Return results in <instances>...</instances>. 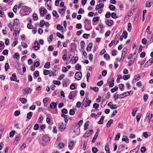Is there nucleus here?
<instances>
[{
    "label": "nucleus",
    "instance_id": "1",
    "mask_svg": "<svg viewBox=\"0 0 153 153\" xmlns=\"http://www.w3.org/2000/svg\"><path fill=\"white\" fill-rule=\"evenodd\" d=\"M91 100H88V96H85L82 102V105L81 108L82 109L88 106L91 102Z\"/></svg>",
    "mask_w": 153,
    "mask_h": 153
},
{
    "label": "nucleus",
    "instance_id": "2",
    "mask_svg": "<svg viewBox=\"0 0 153 153\" xmlns=\"http://www.w3.org/2000/svg\"><path fill=\"white\" fill-rule=\"evenodd\" d=\"M83 123V121L81 120L79 121L78 123L75 124L73 126L74 127V129L73 130V132L74 133H76L79 132V130L80 126Z\"/></svg>",
    "mask_w": 153,
    "mask_h": 153
},
{
    "label": "nucleus",
    "instance_id": "3",
    "mask_svg": "<svg viewBox=\"0 0 153 153\" xmlns=\"http://www.w3.org/2000/svg\"><path fill=\"white\" fill-rule=\"evenodd\" d=\"M133 93V91L132 90H131L129 91L125 92L123 94L119 95V98H123L126 96L130 95L131 94H132Z\"/></svg>",
    "mask_w": 153,
    "mask_h": 153
},
{
    "label": "nucleus",
    "instance_id": "4",
    "mask_svg": "<svg viewBox=\"0 0 153 153\" xmlns=\"http://www.w3.org/2000/svg\"><path fill=\"white\" fill-rule=\"evenodd\" d=\"M42 145L44 146L45 145V143H48L50 140V138L47 135H44L42 137Z\"/></svg>",
    "mask_w": 153,
    "mask_h": 153
},
{
    "label": "nucleus",
    "instance_id": "5",
    "mask_svg": "<svg viewBox=\"0 0 153 153\" xmlns=\"http://www.w3.org/2000/svg\"><path fill=\"white\" fill-rule=\"evenodd\" d=\"M22 9L25 13L26 14H29L31 10H30V7L27 6H22Z\"/></svg>",
    "mask_w": 153,
    "mask_h": 153
},
{
    "label": "nucleus",
    "instance_id": "6",
    "mask_svg": "<svg viewBox=\"0 0 153 153\" xmlns=\"http://www.w3.org/2000/svg\"><path fill=\"white\" fill-rule=\"evenodd\" d=\"M32 91V89L30 88H26L23 90V94L25 95L28 94H30Z\"/></svg>",
    "mask_w": 153,
    "mask_h": 153
},
{
    "label": "nucleus",
    "instance_id": "7",
    "mask_svg": "<svg viewBox=\"0 0 153 153\" xmlns=\"http://www.w3.org/2000/svg\"><path fill=\"white\" fill-rule=\"evenodd\" d=\"M82 74L81 72H77L76 73L75 75V77L76 79L79 80L81 78Z\"/></svg>",
    "mask_w": 153,
    "mask_h": 153
},
{
    "label": "nucleus",
    "instance_id": "8",
    "mask_svg": "<svg viewBox=\"0 0 153 153\" xmlns=\"http://www.w3.org/2000/svg\"><path fill=\"white\" fill-rule=\"evenodd\" d=\"M66 125H64L63 123H61L59 124V130L61 131L62 130L65 129L66 128Z\"/></svg>",
    "mask_w": 153,
    "mask_h": 153
},
{
    "label": "nucleus",
    "instance_id": "9",
    "mask_svg": "<svg viewBox=\"0 0 153 153\" xmlns=\"http://www.w3.org/2000/svg\"><path fill=\"white\" fill-rule=\"evenodd\" d=\"M10 79L11 81H15L17 82H19V80L17 79L15 73L12 74V77L10 78Z\"/></svg>",
    "mask_w": 153,
    "mask_h": 153
},
{
    "label": "nucleus",
    "instance_id": "10",
    "mask_svg": "<svg viewBox=\"0 0 153 153\" xmlns=\"http://www.w3.org/2000/svg\"><path fill=\"white\" fill-rule=\"evenodd\" d=\"M19 20L17 19H15L13 21V27H15V26H17V27L19 26Z\"/></svg>",
    "mask_w": 153,
    "mask_h": 153
},
{
    "label": "nucleus",
    "instance_id": "11",
    "mask_svg": "<svg viewBox=\"0 0 153 153\" xmlns=\"http://www.w3.org/2000/svg\"><path fill=\"white\" fill-rule=\"evenodd\" d=\"M77 92V91L75 90L74 91L71 92L68 96L69 99L70 100L73 99L75 97L74 94V93H76Z\"/></svg>",
    "mask_w": 153,
    "mask_h": 153
},
{
    "label": "nucleus",
    "instance_id": "12",
    "mask_svg": "<svg viewBox=\"0 0 153 153\" xmlns=\"http://www.w3.org/2000/svg\"><path fill=\"white\" fill-rule=\"evenodd\" d=\"M134 12V8H133L132 7L130 9L129 11L127 13V16H129V17H130V16L133 15Z\"/></svg>",
    "mask_w": 153,
    "mask_h": 153
},
{
    "label": "nucleus",
    "instance_id": "13",
    "mask_svg": "<svg viewBox=\"0 0 153 153\" xmlns=\"http://www.w3.org/2000/svg\"><path fill=\"white\" fill-rule=\"evenodd\" d=\"M153 4L152 0H148L146 3L145 6L146 7H150Z\"/></svg>",
    "mask_w": 153,
    "mask_h": 153
},
{
    "label": "nucleus",
    "instance_id": "14",
    "mask_svg": "<svg viewBox=\"0 0 153 153\" xmlns=\"http://www.w3.org/2000/svg\"><path fill=\"white\" fill-rule=\"evenodd\" d=\"M114 78H112L111 79V82L110 81H107V83L109 84V87L110 88H111L113 87L114 85Z\"/></svg>",
    "mask_w": 153,
    "mask_h": 153
},
{
    "label": "nucleus",
    "instance_id": "15",
    "mask_svg": "<svg viewBox=\"0 0 153 153\" xmlns=\"http://www.w3.org/2000/svg\"><path fill=\"white\" fill-rule=\"evenodd\" d=\"M5 16L4 10L3 7L0 6V16L1 17H4Z\"/></svg>",
    "mask_w": 153,
    "mask_h": 153
},
{
    "label": "nucleus",
    "instance_id": "16",
    "mask_svg": "<svg viewBox=\"0 0 153 153\" xmlns=\"http://www.w3.org/2000/svg\"><path fill=\"white\" fill-rule=\"evenodd\" d=\"M61 116L62 117H63L64 118V120L65 122L67 123L68 122V117L65 114H62L61 115Z\"/></svg>",
    "mask_w": 153,
    "mask_h": 153
},
{
    "label": "nucleus",
    "instance_id": "17",
    "mask_svg": "<svg viewBox=\"0 0 153 153\" xmlns=\"http://www.w3.org/2000/svg\"><path fill=\"white\" fill-rule=\"evenodd\" d=\"M47 10L45 8L43 7L40 9V13L41 15H44V14H45Z\"/></svg>",
    "mask_w": 153,
    "mask_h": 153
},
{
    "label": "nucleus",
    "instance_id": "18",
    "mask_svg": "<svg viewBox=\"0 0 153 153\" xmlns=\"http://www.w3.org/2000/svg\"><path fill=\"white\" fill-rule=\"evenodd\" d=\"M93 44L92 43H89L86 48V51H91L92 47Z\"/></svg>",
    "mask_w": 153,
    "mask_h": 153
},
{
    "label": "nucleus",
    "instance_id": "19",
    "mask_svg": "<svg viewBox=\"0 0 153 153\" xmlns=\"http://www.w3.org/2000/svg\"><path fill=\"white\" fill-rule=\"evenodd\" d=\"M104 4H98L96 6V7L95 8L96 10H99L100 9H101L102 8L104 7Z\"/></svg>",
    "mask_w": 153,
    "mask_h": 153
},
{
    "label": "nucleus",
    "instance_id": "20",
    "mask_svg": "<svg viewBox=\"0 0 153 153\" xmlns=\"http://www.w3.org/2000/svg\"><path fill=\"white\" fill-rule=\"evenodd\" d=\"M84 23H85V26H88L91 25V21L87 19H85Z\"/></svg>",
    "mask_w": 153,
    "mask_h": 153
},
{
    "label": "nucleus",
    "instance_id": "21",
    "mask_svg": "<svg viewBox=\"0 0 153 153\" xmlns=\"http://www.w3.org/2000/svg\"><path fill=\"white\" fill-rule=\"evenodd\" d=\"M58 102H57L56 103L52 102L50 105V107L52 109L55 108L57 106V103Z\"/></svg>",
    "mask_w": 153,
    "mask_h": 153
},
{
    "label": "nucleus",
    "instance_id": "22",
    "mask_svg": "<svg viewBox=\"0 0 153 153\" xmlns=\"http://www.w3.org/2000/svg\"><path fill=\"white\" fill-rule=\"evenodd\" d=\"M113 21L111 20H109L106 22V25L109 27L112 26L113 24Z\"/></svg>",
    "mask_w": 153,
    "mask_h": 153
},
{
    "label": "nucleus",
    "instance_id": "23",
    "mask_svg": "<svg viewBox=\"0 0 153 153\" xmlns=\"http://www.w3.org/2000/svg\"><path fill=\"white\" fill-rule=\"evenodd\" d=\"M4 48V43L2 41H0V51H1Z\"/></svg>",
    "mask_w": 153,
    "mask_h": 153
},
{
    "label": "nucleus",
    "instance_id": "24",
    "mask_svg": "<svg viewBox=\"0 0 153 153\" xmlns=\"http://www.w3.org/2000/svg\"><path fill=\"white\" fill-rule=\"evenodd\" d=\"M98 133L97 132H96L95 133V135L93 137V139L92 141V143H94L96 139H97L98 136Z\"/></svg>",
    "mask_w": 153,
    "mask_h": 153
},
{
    "label": "nucleus",
    "instance_id": "25",
    "mask_svg": "<svg viewBox=\"0 0 153 153\" xmlns=\"http://www.w3.org/2000/svg\"><path fill=\"white\" fill-rule=\"evenodd\" d=\"M91 135V134H90L89 131L87 130L85 133L83 135V137H88L90 136Z\"/></svg>",
    "mask_w": 153,
    "mask_h": 153
},
{
    "label": "nucleus",
    "instance_id": "26",
    "mask_svg": "<svg viewBox=\"0 0 153 153\" xmlns=\"http://www.w3.org/2000/svg\"><path fill=\"white\" fill-rule=\"evenodd\" d=\"M19 100L21 101V102L24 104H25L27 102L26 99L24 98H20L19 99Z\"/></svg>",
    "mask_w": 153,
    "mask_h": 153
},
{
    "label": "nucleus",
    "instance_id": "27",
    "mask_svg": "<svg viewBox=\"0 0 153 153\" xmlns=\"http://www.w3.org/2000/svg\"><path fill=\"white\" fill-rule=\"evenodd\" d=\"M113 120L112 119H110L109 120L106 125V126L107 127H108L110 126L111 124L113 123Z\"/></svg>",
    "mask_w": 153,
    "mask_h": 153
},
{
    "label": "nucleus",
    "instance_id": "28",
    "mask_svg": "<svg viewBox=\"0 0 153 153\" xmlns=\"http://www.w3.org/2000/svg\"><path fill=\"white\" fill-rule=\"evenodd\" d=\"M14 31L15 32L13 33V35L15 37H16L17 36L16 33H18V34L19 33V32L20 31V28L19 27L16 30H15Z\"/></svg>",
    "mask_w": 153,
    "mask_h": 153
},
{
    "label": "nucleus",
    "instance_id": "29",
    "mask_svg": "<svg viewBox=\"0 0 153 153\" xmlns=\"http://www.w3.org/2000/svg\"><path fill=\"white\" fill-rule=\"evenodd\" d=\"M122 140L123 141H125L126 143H129L128 139L126 136H123L122 139Z\"/></svg>",
    "mask_w": 153,
    "mask_h": 153
},
{
    "label": "nucleus",
    "instance_id": "30",
    "mask_svg": "<svg viewBox=\"0 0 153 153\" xmlns=\"http://www.w3.org/2000/svg\"><path fill=\"white\" fill-rule=\"evenodd\" d=\"M130 75L128 74L127 75H124L123 77V79L124 80H127L130 77Z\"/></svg>",
    "mask_w": 153,
    "mask_h": 153
},
{
    "label": "nucleus",
    "instance_id": "31",
    "mask_svg": "<svg viewBox=\"0 0 153 153\" xmlns=\"http://www.w3.org/2000/svg\"><path fill=\"white\" fill-rule=\"evenodd\" d=\"M75 68L77 71H80L81 69V66L79 64H77L75 66Z\"/></svg>",
    "mask_w": 153,
    "mask_h": 153
},
{
    "label": "nucleus",
    "instance_id": "32",
    "mask_svg": "<svg viewBox=\"0 0 153 153\" xmlns=\"http://www.w3.org/2000/svg\"><path fill=\"white\" fill-rule=\"evenodd\" d=\"M150 135V133L147 132H143V136L146 138H147Z\"/></svg>",
    "mask_w": 153,
    "mask_h": 153
},
{
    "label": "nucleus",
    "instance_id": "33",
    "mask_svg": "<svg viewBox=\"0 0 153 153\" xmlns=\"http://www.w3.org/2000/svg\"><path fill=\"white\" fill-rule=\"evenodd\" d=\"M104 117L103 116H102L100 120L98 121L97 123L99 124H102L103 123V121L104 120Z\"/></svg>",
    "mask_w": 153,
    "mask_h": 153
},
{
    "label": "nucleus",
    "instance_id": "34",
    "mask_svg": "<svg viewBox=\"0 0 153 153\" xmlns=\"http://www.w3.org/2000/svg\"><path fill=\"white\" fill-rule=\"evenodd\" d=\"M52 14L53 16L55 17L56 18H58L59 17V15L57 13V12L55 10H53L52 12Z\"/></svg>",
    "mask_w": 153,
    "mask_h": 153
},
{
    "label": "nucleus",
    "instance_id": "35",
    "mask_svg": "<svg viewBox=\"0 0 153 153\" xmlns=\"http://www.w3.org/2000/svg\"><path fill=\"white\" fill-rule=\"evenodd\" d=\"M50 62H47L45 65L44 67L45 68H50Z\"/></svg>",
    "mask_w": 153,
    "mask_h": 153
},
{
    "label": "nucleus",
    "instance_id": "36",
    "mask_svg": "<svg viewBox=\"0 0 153 153\" xmlns=\"http://www.w3.org/2000/svg\"><path fill=\"white\" fill-rule=\"evenodd\" d=\"M113 98L114 99V100L116 101L118 98H119V95L116 93L113 96Z\"/></svg>",
    "mask_w": 153,
    "mask_h": 153
},
{
    "label": "nucleus",
    "instance_id": "37",
    "mask_svg": "<svg viewBox=\"0 0 153 153\" xmlns=\"http://www.w3.org/2000/svg\"><path fill=\"white\" fill-rule=\"evenodd\" d=\"M89 125V121H86L84 125V129L85 130H87L88 128V127Z\"/></svg>",
    "mask_w": 153,
    "mask_h": 153
},
{
    "label": "nucleus",
    "instance_id": "38",
    "mask_svg": "<svg viewBox=\"0 0 153 153\" xmlns=\"http://www.w3.org/2000/svg\"><path fill=\"white\" fill-rule=\"evenodd\" d=\"M127 32L125 30L123 32V34H122V36L125 38L126 39L127 38Z\"/></svg>",
    "mask_w": 153,
    "mask_h": 153
},
{
    "label": "nucleus",
    "instance_id": "39",
    "mask_svg": "<svg viewBox=\"0 0 153 153\" xmlns=\"http://www.w3.org/2000/svg\"><path fill=\"white\" fill-rule=\"evenodd\" d=\"M57 29L58 30H63V27L60 25H58L57 26Z\"/></svg>",
    "mask_w": 153,
    "mask_h": 153
},
{
    "label": "nucleus",
    "instance_id": "40",
    "mask_svg": "<svg viewBox=\"0 0 153 153\" xmlns=\"http://www.w3.org/2000/svg\"><path fill=\"white\" fill-rule=\"evenodd\" d=\"M56 35L58 37L61 38L62 39L64 38V36L61 34V33L59 32H57L56 33Z\"/></svg>",
    "mask_w": 153,
    "mask_h": 153
},
{
    "label": "nucleus",
    "instance_id": "41",
    "mask_svg": "<svg viewBox=\"0 0 153 153\" xmlns=\"http://www.w3.org/2000/svg\"><path fill=\"white\" fill-rule=\"evenodd\" d=\"M131 30V25L130 23L128 24V29L127 30L128 32H130Z\"/></svg>",
    "mask_w": 153,
    "mask_h": 153
},
{
    "label": "nucleus",
    "instance_id": "42",
    "mask_svg": "<svg viewBox=\"0 0 153 153\" xmlns=\"http://www.w3.org/2000/svg\"><path fill=\"white\" fill-rule=\"evenodd\" d=\"M127 49L126 48H124L122 52V55H123L124 53V56H125V55L127 53Z\"/></svg>",
    "mask_w": 153,
    "mask_h": 153
},
{
    "label": "nucleus",
    "instance_id": "43",
    "mask_svg": "<svg viewBox=\"0 0 153 153\" xmlns=\"http://www.w3.org/2000/svg\"><path fill=\"white\" fill-rule=\"evenodd\" d=\"M137 108H135L132 111V114L133 116H135V114L137 111Z\"/></svg>",
    "mask_w": 153,
    "mask_h": 153
},
{
    "label": "nucleus",
    "instance_id": "44",
    "mask_svg": "<svg viewBox=\"0 0 153 153\" xmlns=\"http://www.w3.org/2000/svg\"><path fill=\"white\" fill-rule=\"evenodd\" d=\"M134 79L136 81H139L140 79V77L139 75H135Z\"/></svg>",
    "mask_w": 153,
    "mask_h": 153
},
{
    "label": "nucleus",
    "instance_id": "45",
    "mask_svg": "<svg viewBox=\"0 0 153 153\" xmlns=\"http://www.w3.org/2000/svg\"><path fill=\"white\" fill-rule=\"evenodd\" d=\"M34 76L36 77H38L39 76V72L38 71H35L33 74Z\"/></svg>",
    "mask_w": 153,
    "mask_h": 153
},
{
    "label": "nucleus",
    "instance_id": "46",
    "mask_svg": "<svg viewBox=\"0 0 153 153\" xmlns=\"http://www.w3.org/2000/svg\"><path fill=\"white\" fill-rule=\"evenodd\" d=\"M32 112H29L27 113V117L29 119H30L32 117Z\"/></svg>",
    "mask_w": 153,
    "mask_h": 153
},
{
    "label": "nucleus",
    "instance_id": "47",
    "mask_svg": "<svg viewBox=\"0 0 153 153\" xmlns=\"http://www.w3.org/2000/svg\"><path fill=\"white\" fill-rule=\"evenodd\" d=\"M114 41H115V43H116V44L115 45H117L119 42V40L118 38V36L117 34L115 36V40Z\"/></svg>",
    "mask_w": 153,
    "mask_h": 153
},
{
    "label": "nucleus",
    "instance_id": "48",
    "mask_svg": "<svg viewBox=\"0 0 153 153\" xmlns=\"http://www.w3.org/2000/svg\"><path fill=\"white\" fill-rule=\"evenodd\" d=\"M118 87L117 86H115L114 88L111 89V91L112 93H114L115 91H116L118 89Z\"/></svg>",
    "mask_w": 153,
    "mask_h": 153
},
{
    "label": "nucleus",
    "instance_id": "49",
    "mask_svg": "<svg viewBox=\"0 0 153 153\" xmlns=\"http://www.w3.org/2000/svg\"><path fill=\"white\" fill-rule=\"evenodd\" d=\"M117 107V105L116 104H111L110 107L111 109H115Z\"/></svg>",
    "mask_w": 153,
    "mask_h": 153
},
{
    "label": "nucleus",
    "instance_id": "50",
    "mask_svg": "<svg viewBox=\"0 0 153 153\" xmlns=\"http://www.w3.org/2000/svg\"><path fill=\"white\" fill-rule=\"evenodd\" d=\"M109 8L110 10L114 11L115 10V7L113 5H110L109 7Z\"/></svg>",
    "mask_w": 153,
    "mask_h": 153
},
{
    "label": "nucleus",
    "instance_id": "51",
    "mask_svg": "<svg viewBox=\"0 0 153 153\" xmlns=\"http://www.w3.org/2000/svg\"><path fill=\"white\" fill-rule=\"evenodd\" d=\"M104 57V58L107 60H109L110 59V56L108 54H105Z\"/></svg>",
    "mask_w": 153,
    "mask_h": 153
},
{
    "label": "nucleus",
    "instance_id": "52",
    "mask_svg": "<svg viewBox=\"0 0 153 153\" xmlns=\"http://www.w3.org/2000/svg\"><path fill=\"white\" fill-rule=\"evenodd\" d=\"M4 68L5 71H7L9 69V66L8 63H6L5 65Z\"/></svg>",
    "mask_w": 153,
    "mask_h": 153
},
{
    "label": "nucleus",
    "instance_id": "53",
    "mask_svg": "<svg viewBox=\"0 0 153 153\" xmlns=\"http://www.w3.org/2000/svg\"><path fill=\"white\" fill-rule=\"evenodd\" d=\"M15 133V131H12L9 134V137H12L14 134V133Z\"/></svg>",
    "mask_w": 153,
    "mask_h": 153
},
{
    "label": "nucleus",
    "instance_id": "54",
    "mask_svg": "<svg viewBox=\"0 0 153 153\" xmlns=\"http://www.w3.org/2000/svg\"><path fill=\"white\" fill-rule=\"evenodd\" d=\"M33 19L34 20H36L38 19V17L37 16V15L36 13H33Z\"/></svg>",
    "mask_w": 153,
    "mask_h": 153
},
{
    "label": "nucleus",
    "instance_id": "55",
    "mask_svg": "<svg viewBox=\"0 0 153 153\" xmlns=\"http://www.w3.org/2000/svg\"><path fill=\"white\" fill-rule=\"evenodd\" d=\"M141 114H139L138 115H137L136 117L137 121L138 122L141 118Z\"/></svg>",
    "mask_w": 153,
    "mask_h": 153
},
{
    "label": "nucleus",
    "instance_id": "56",
    "mask_svg": "<svg viewBox=\"0 0 153 153\" xmlns=\"http://www.w3.org/2000/svg\"><path fill=\"white\" fill-rule=\"evenodd\" d=\"M111 13L109 12H107V13L105 14V17L106 18H109L111 16Z\"/></svg>",
    "mask_w": 153,
    "mask_h": 153
},
{
    "label": "nucleus",
    "instance_id": "57",
    "mask_svg": "<svg viewBox=\"0 0 153 153\" xmlns=\"http://www.w3.org/2000/svg\"><path fill=\"white\" fill-rule=\"evenodd\" d=\"M90 35L88 34L84 33L83 35V37L85 39H87L90 37Z\"/></svg>",
    "mask_w": 153,
    "mask_h": 153
},
{
    "label": "nucleus",
    "instance_id": "58",
    "mask_svg": "<svg viewBox=\"0 0 153 153\" xmlns=\"http://www.w3.org/2000/svg\"><path fill=\"white\" fill-rule=\"evenodd\" d=\"M30 128V126H28L24 131V133L27 134Z\"/></svg>",
    "mask_w": 153,
    "mask_h": 153
},
{
    "label": "nucleus",
    "instance_id": "59",
    "mask_svg": "<svg viewBox=\"0 0 153 153\" xmlns=\"http://www.w3.org/2000/svg\"><path fill=\"white\" fill-rule=\"evenodd\" d=\"M85 42L84 41H82L80 42V46H81V49H83V47L85 45Z\"/></svg>",
    "mask_w": 153,
    "mask_h": 153
},
{
    "label": "nucleus",
    "instance_id": "60",
    "mask_svg": "<svg viewBox=\"0 0 153 153\" xmlns=\"http://www.w3.org/2000/svg\"><path fill=\"white\" fill-rule=\"evenodd\" d=\"M53 83L54 84L56 85H59L61 84V82L59 81H56L54 80L53 81Z\"/></svg>",
    "mask_w": 153,
    "mask_h": 153
},
{
    "label": "nucleus",
    "instance_id": "61",
    "mask_svg": "<svg viewBox=\"0 0 153 153\" xmlns=\"http://www.w3.org/2000/svg\"><path fill=\"white\" fill-rule=\"evenodd\" d=\"M99 17H95L93 18V21L95 22H98L99 20Z\"/></svg>",
    "mask_w": 153,
    "mask_h": 153
},
{
    "label": "nucleus",
    "instance_id": "62",
    "mask_svg": "<svg viewBox=\"0 0 153 153\" xmlns=\"http://www.w3.org/2000/svg\"><path fill=\"white\" fill-rule=\"evenodd\" d=\"M22 45L24 48H26L27 47V44L24 42H22Z\"/></svg>",
    "mask_w": 153,
    "mask_h": 153
},
{
    "label": "nucleus",
    "instance_id": "63",
    "mask_svg": "<svg viewBox=\"0 0 153 153\" xmlns=\"http://www.w3.org/2000/svg\"><path fill=\"white\" fill-rule=\"evenodd\" d=\"M92 152L94 153H96L98 151L97 148L95 147H93L92 148Z\"/></svg>",
    "mask_w": 153,
    "mask_h": 153
},
{
    "label": "nucleus",
    "instance_id": "64",
    "mask_svg": "<svg viewBox=\"0 0 153 153\" xmlns=\"http://www.w3.org/2000/svg\"><path fill=\"white\" fill-rule=\"evenodd\" d=\"M137 148H135L134 149L131 150L130 152V153H137L138 152V150H136Z\"/></svg>",
    "mask_w": 153,
    "mask_h": 153
}]
</instances>
